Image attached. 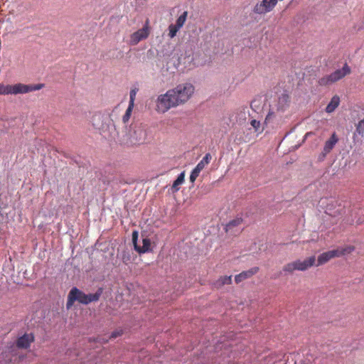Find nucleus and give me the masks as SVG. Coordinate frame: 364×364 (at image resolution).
<instances>
[{
	"label": "nucleus",
	"instance_id": "obj_18",
	"mask_svg": "<svg viewBox=\"0 0 364 364\" xmlns=\"http://www.w3.org/2000/svg\"><path fill=\"white\" fill-rule=\"evenodd\" d=\"M340 103V98L338 96L335 95L333 96L330 102L327 105L326 107V112L328 113L333 112L339 105Z\"/></svg>",
	"mask_w": 364,
	"mask_h": 364
},
{
	"label": "nucleus",
	"instance_id": "obj_26",
	"mask_svg": "<svg viewBox=\"0 0 364 364\" xmlns=\"http://www.w3.org/2000/svg\"><path fill=\"white\" fill-rule=\"evenodd\" d=\"M133 107L134 106L129 105L124 114L123 115L122 121L124 124H126L129 120Z\"/></svg>",
	"mask_w": 364,
	"mask_h": 364
},
{
	"label": "nucleus",
	"instance_id": "obj_21",
	"mask_svg": "<svg viewBox=\"0 0 364 364\" xmlns=\"http://www.w3.org/2000/svg\"><path fill=\"white\" fill-rule=\"evenodd\" d=\"M357 136H360V137L364 136V118L359 121L355 125V132L353 134V139Z\"/></svg>",
	"mask_w": 364,
	"mask_h": 364
},
{
	"label": "nucleus",
	"instance_id": "obj_39",
	"mask_svg": "<svg viewBox=\"0 0 364 364\" xmlns=\"http://www.w3.org/2000/svg\"><path fill=\"white\" fill-rule=\"evenodd\" d=\"M254 102H251V107H252V105H253V103H254Z\"/></svg>",
	"mask_w": 364,
	"mask_h": 364
},
{
	"label": "nucleus",
	"instance_id": "obj_33",
	"mask_svg": "<svg viewBox=\"0 0 364 364\" xmlns=\"http://www.w3.org/2000/svg\"><path fill=\"white\" fill-rule=\"evenodd\" d=\"M137 237H138V232L136 231H134L132 234V242H133L134 247H135V244H137Z\"/></svg>",
	"mask_w": 364,
	"mask_h": 364
},
{
	"label": "nucleus",
	"instance_id": "obj_5",
	"mask_svg": "<svg viewBox=\"0 0 364 364\" xmlns=\"http://www.w3.org/2000/svg\"><path fill=\"white\" fill-rule=\"evenodd\" d=\"M351 73V69L346 63L341 69H338L331 73L330 75H325L318 80V84L320 86H328L333 83L343 79L345 76Z\"/></svg>",
	"mask_w": 364,
	"mask_h": 364
},
{
	"label": "nucleus",
	"instance_id": "obj_25",
	"mask_svg": "<svg viewBox=\"0 0 364 364\" xmlns=\"http://www.w3.org/2000/svg\"><path fill=\"white\" fill-rule=\"evenodd\" d=\"M180 28H178L175 24H171L168 26V36L171 38H173L176 36L177 32L179 31Z\"/></svg>",
	"mask_w": 364,
	"mask_h": 364
},
{
	"label": "nucleus",
	"instance_id": "obj_12",
	"mask_svg": "<svg viewBox=\"0 0 364 364\" xmlns=\"http://www.w3.org/2000/svg\"><path fill=\"white\" fill-rule=\"evenodd\" d=\"M290 102V96L285 91L279 96L274 106L276 107L277 111L284 112L289 107Z\"/></svg>",
	"mask_w": 364,
	"mask_h": 364
},
{
	"label": "nucleus",
	"instance_id": "obj_32",
	"mask_svg": "<svg viewBox=\"0 0 364 364\" xmlns=\"http://www.w3.org/2000/svg\"><path fill=\"white\" fill-rule=\"evenodd\" d=\"M250 124L253 127V128L255 129V130L256 132L259 131V127H260V122L259 121H257L256 119H252L250 122Z\"/></svg>",
	"mask_w": 364,
	"mask_h": 364
},
{
	"label": "nucleus",
	"instance_id": "obj_4",
	"mask_svg": "<svg viewBox=\"0 0 364 364\" xmlns=\"http://www.w3.org/2000/svg\"><path fill=\"white\" fill-rule=\"evenodd\" d=\"M127 142L131 145L143 144L146 139V131L141 124H132L126 134Z\"/></svg>",
	"mask_w": 364,
	"mask_h": 364
},
{
	"label": "nucleus",
	"instance_id": "obj_23",
	"mask_svg": "<svg viewBox=\"0 0 364 364\" xmlns=\"http://www.w3.org/2000/svg\"><path fill=\"white\" fill-rule=\"evenodd\" d=\"M11 85H4L0 83V95H13V89Z\"/></svg>",
	"mask_w": 364,
	"mask_h": 364
},
{
	"label": "nucleus",
	"instance_id": "obj_28",
	"mask_svg": "<svg viewBox=\"0 0 364 364\" xmlns=\"http://www.w3.org/2000/svg\"><path fill=\"white\" fill-rule=\"evenodd\" d=\"M137 91V88H134L130 90L129 105L134 106V102Z\"/></svg>",
	"mask_w": 364,
	"mask_h": 364
},
{
	"label": "nucleus",
	"instance_id": "obj_34",
	"mask_svg": "<svg viewBox=\"0 0 364 364\" xmlns=\"http://www.w3.org/2000/svg\"><path fill=\"white\" fill-rule=\"evenodd\" d=\"M121 334H122L121 331H114L112 333L110 338H115L119 336Z\"/></svg>",
	"mask_w": 364,
	"mask_h": 364
},
{
	"label": "nucleus",
	"instance_id": "obj_29",
	"mask_svg": "<svg viewBox=\"0 0 364 364\" xmlns=\"http://www.w3.org/2000/svg\"><path fill=\"white\" fill-rule=\"evenodd\" d=\"M249 114V109L247 106H243L240 108V113L238 114V116L240 118H243L244 119H246V114Z\"/></svg>",
	"mask_w": 364,
	"mask_h": 364
},
{
	"label": "nucleus",
	"instance_id": "obj_7",
	"mask_svg": "<svg viewBox=\"0 0 364 364\" xmlns=\"http://www.w3.org/2000/svg\"><path fill=\"white\" fill-rule=\"evenodd\" d=\"M45 87V84L38 83V84H23V83H16L13 85V95H18V94H26L28 92L40 90L41 89Z\"/></svg>",
	"mask_w": 364,
	"mask_h": 364
},
{
	"label": "nucleus",
	"instance_id": "obj_37",
	"mask_svg": "<svg viewBox=\"0 0 364 364\" xmlns=\"http://www.w3.org/2000/svg\"><path fill=\"white\" fill-rule=\"evenodd\" d=\"M93 125H94L95 127H97L99 129H102V130H103V129H105V127H104V125H103V124H102V126H100L99 124H95V123L94 122Z\"/></svg>",
	"mask_w": 364,
	"mask_h": 364
},
{
	"label": "nucleus",
	"instance_id": "obj_16",
	"mask_svg": "<svg viewBox=\"0 0 364 364\" xmlns=\"http://www.w3.org/2000/svg\"><path fill=\"white\" fill-rule=\"evenodd\" d=\"M135 250L139 254L148 252L151 250V240L147 237L142 239V245L135 244Z\"/></svg>",
	"mask_w": 364,
	"mask_h": 364
},
{
	"label": "nucleus",
	"instance_id": "obj_9",
	"mask_svg": "<svg viewBox=\"0 0 364 364\" xmlns=\"http://www.w3.org/2000/svg\"><path fill=\"white\" fill-rule=\"evenodd\" d=\"M149 35V20L146 19L142 28L137 30L131 35L130 43L133 46L148 38Z\"/></svg>",
	"mask_w": 364,
	"mask_h": 364
},
{
	"label": "nucleus",
	"instance_id": "obj_10",
	"mask_svg": "<svg viewBox=\"0 0 364 364\" xmlns=\"http://www.w3.org/2000/svg\"><path fill=\"white\" fill-rule=\"evenodd\" d=\"M242 223V219L241 218H236L230 220L225 225V232L232 236H236L239 235L242 231V228H240Z\"/></svg>",
	"mask_w": 364,
	"mask_h": 364
},
{
	"label": "nucleus",
	"instance_id": "obj_30",
	"mask_svg": "<svg viewBox=\"0 0 364 364\" xmlns=\"http://www.w3.org/2000/svg\"><path fill=\"white\" fill-rule=\"evenodd\" d=\"M122 260L124 263L127 264L131 260V256L128 251H123L122 253Z\"/></svg>",
	"mask_w": 364,
	"mask_h": 364
},
{
	"label": "nucleus",
	"instance_id": "obj_31",
	"mask_svg": "<svg viewBox=\"0 0 364 364\" xmlns=\"http://www.w3.org/2000/svg\"><path fill=\"white\" fill-rule=\"evenodd\" d=\"M336 250L342 251V255H344L352 252L354 250V247L353 246H348L346 248H338Z\"/></svg>",
	"mask_w": 364,
	"mask_h": 364
},
{
	"label": "nucleus",
	"instance_id": "obj_15",
	"mask_svg": "<svg viewBox=\"0 0 364 364\" xmlns=\"http://www.w3.org/2000/svg\"><path fill=\"white\" fill-rule=\"evenodd\" d=\"M338 141V138L337 137L336 133H333L331 136L326 141L324 144L323 149V153L324 156L331 152V151L333 149Z\"/></svg>",
	"mask_w": 364,
	"mask_h": 364
},
{
	"label": "nucleus",
	"instance_id": "obj_24",
	"mask_svg": "<svg viewBox=\"0 0 364 364\" xmlns=\"http://www.w3.org/2000/svg\"><path fill=\"white\" fill-rule=\"evenodd\" d=\"M187 16H188V12L183 11V14L177 18L175 25L178 28H182L186 21Z\"/></svg>",
	"mask_w": 364,
	"mask_h": 364
},
{
	"label": "nucleus",
	"instance_id": "obj_6",
	"mask_svg": "<svg viewBox=\"0 0 364 364\" xmlns=\"http://www.w3.org/2000/svg\"><path fill=\"white\" fill-rule=\"evenodd\" d=\"M18 358L21 360L23 357L18 355L16 348L11 344L5 346L0 353V364H13Z\"/></svg>",
	"mask_w": 364,
	"mask_h": 364
},
{
	"label": "nucleus",
	"instance_id": "obj_17",
	"mask_svg": "<svg viewBox=\"0 0 364 364\" xmlns=\"http://www.w3.org/2000/svg\"><path fill=\"white\" fill-rule=\"evenodd\" d=\"M193 58L191 55V52L188 51V53L186 51L185 54H181L178 57V62L179 65H184L186 67L191 65Z\"/></svg>",
	"mask_w": 364,
	"mask_h": 364
},
{
	"label": "nucleus",
	"instance_id": "obj_36",
	"mask_svg": "<svg viewBox=\"0 0 364 364\" xmlns=\"http://www.w3.org/2000/svg\"><path fill=\"white\" fill-rule=\"evenodd\" d=\"M272 114H273L272 112H269V114H267V116L265 118V122H267L272 118Z\"/></svg>",
	"mask_w": 364,
	"mask_h": 364
},
{
	"label": "nucleus",
	"instance_id": "obj_13",
	"mask_svg": "<svg viewBox=\"0 0 364 364\" xmlns=\"http://www.w3.org/2000/svg\"><path fill=\"white\" fill-rule=\"evenodd\" d=\"M333 203L334 200L333 198H323L320 199L318 204L326 214L334 215L336 211H333Z\"/></svg>",
	"mask_w": 364,
	"mask_h": 364
},
{
	"label": "nucleus",
	"instance_id": "obj_8",
	"mask_svg": "<svg viewBox=\"0 0 364 364\" xmlns=\"http://www.w3.org/2000/svg\"><path fill=\"white\" fill-rule=\"evenodd\" d=\"M277 2L278 0H262L255 5L252 12L259 15L266 14L274 9Z\"/></svg>",
	"mask_w": 364,
	"mask_h": 364
},
{
	"label": "nucleus",
	"instance_id": "obj_38",
	"mask_svg": "<svg viewBox=\"0 0 364 364\" xmlns=\"http://www.w3.org/2000/svg\"><path fill=\"white\" fill-rule=\"evenodd\" d=\"M106 119L108 120V121L110 120V119L109 117H106Z\"/></svg>",
	"mask_w": 364,
	"mask_h": 364
},
{
	"label": "nucleus",
	"instance_id": "obj_19",
	"mask_svg": "<svg viewBox=\"0 0 364 364\" xmlns=\"http://www.w3.org/2000/svg\"><path fill=\"white\" fill-rule=\"evenodd\" d=\"M232 282V276H223L214 282L215 288H221L225 284H230Z\"/></svg>",
	"mask_w": 364,
	"mask_h": 364
},
{
	"label": "nucleus",
	"instance_id": "obj_2",
	"mask_svg": "<svg viewBox=\"0 0 364 364\" xmlns=\"http://www.w3.org/2000/svg\"><path fill=\"white\" fill-rule=\"evenodd\" d=\"M341 256H342V251L336 250H329L318 255L316 264V257L311 256L303 261L296 259L287 263L283 267L282 272H284L285 274H290L296 270L302 272L306 271L314 265H316V267L323 265L330 259Z\"/></svg>",
	"mask_w": 364,
	"mask_h": 364
},
{
	"label": "nucleus",
	"instance_id": "obj_22",
	"mask_svg": "<svg viewBox=\"0 0 364 364\" xmlns=\"http://www.w3.org/2000/svg\"><path fill=\"white\" fill-rule=\"evenodd\" d=\"M211 159V156L210 154H206L205 156L202 159V160L196 165V168L199 170L202 171L205 165L208 164Z\"/></svg>",
	"mask_w": 364,
	"mask_h": 364
},
{
	"label": "nucleus",
	"instance_id": "obj_14",
	"mask_svg": "<svg viewBox=\"0 0 364 364\" xmlns=\"http://www.w3.org/2000/svg\"><path fill=\"white\" fill-rule=\"evenodd\" d=\"M258 271L259 267H254L247 271H243L235 277V281L237 284H239L243 280L250 278L251 277L257 274Z\"/></svg>",
	"mask_w": 364,
	"mask_h": 364
},
{
	"label": "nucleus",
	"instance_id": "obj_27",
	"mask_svg": "<svg viewBox=\"0 0 364 364\" xmlns=\"http://www.w3.org/2000/svg\"><path fill=\"white\" fill-rule=\"evenodd\" d=\"M200 170H199L198 168H197L196 167H195L193 171H191V175H190V181L191 183H194L196 179L197 178V177L199 176L200 173Z\"/></svg>",
	"mask_w": 364,
	"mask_h": 364
},
{
	"label": "nucleus",
	"instance_id": "obj_1",
	"mask_svg": "<svg viewBox=\"0 0 364 364\" xmlns=\"http://www.w3.org/2000/svg\"><path fill=\"white\" fill-rule=\"evenodd\" d=\"M193 92L194 87L191 83L178 85L175 88L168 90L165 94L158 96L156 109L158 112L165 113L171 108L187 102Z\"/></svg>",
	"mask_w": 364,
	"mask_h": 364
},
{
	"label": "nucleus",
	"instance_id": "obj_11",
	"mask_svg": "<svg viewBox=\"0 0 364 364\" xmlns=\"http://www.w3.org/2000/svg\"><path fill=\"white\" fill-rule=\"evenodd\" d=\"M34 341L35 336L32 333H24L23 336L17 338L16 341V348L19 349H28Z\"/></svg>",
	"mask_w": 364,
	"mask_h": 364
},
{
	"label": "nucleus",
	"instance_id": "obj_20",
	"mask_svg": "<svg viewBox=\"0 0 364 364\" xmlns=\"http://www.w3.org/2000/svg\"><path fill=\"white\" fill-rule=\"evenodd\" d=\"M184 180L185 173L184 171H183L178 176L177 178L173 183V185L171 186L173 193L176 192L179 190V186L184 182Z\"/></svg>",
	"mask_w": 364,
	"mask_h": 364
},
{
	"label": "nucleus",
	"instance_id": "obj_3",
	"mask_svg": "<svg viewBox=\"0 0 364 364\" xmlns=\"http://www.w3.org/2000/svg\"><path fill=\"white\" fill-rule=\"evenodd\" d=\"M102 293V287H99L95 293L88 294H85L77 287H73L68 295L66 308L68 309H70L76 301L84 305H87L92 302H96L99 301Z\"/></svg>",
	"mask_w": 364,
	"mask_h": 364
},
{
	"label": "nucleus",
	"instance_id": "obj_35",
	"mask_svg": "<svg viewBox=\"0 0 364 364\" xmlns=\"http://www.w3.org/2000/svg\"><path fill=\"white\" fill-rule=\"evenodd\" d=\"M104 118H105V117H104V116H102V115H100V114L95 115V116L94 117V118H93V121H94V122H95V120H99V121L102 120V121H103V120H104Z\"/></svg>",
	"mask_w": 364,
	"mask_h": 364
}]
</instances>
